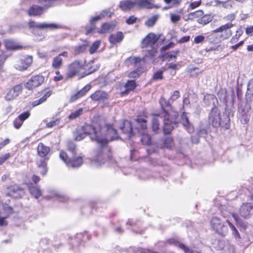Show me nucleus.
Masks as SVG:
<instances>
[{
	"label": "nucleus",
	"instance_id": "obj_1",
	"mask_svg": "<svg viewBox=\"0 0 253 253\" xmlns=\"http://www.w3.org/2000/svg\"><path fill=\"white\" fill-rule=\"evenodd\" d=\"M86 68V64L85 60L79 59L74 60L67 66L65 79L68 80L80 76L82 78L84 77L95 71V69H92V67H90L87 70Z\"/></svg>",
	"mask_w": 253,
	"mask_h": 253
},
{
	"label": "nucleus",
	"instance_id": "obj_2",
	"mask_svg": "<svg viewBox=\"0 0 253 253\" xmlns=\"http://www.w3.org/2000/svg\"><path fill=\"white\" fill-rule=\"evenodd\" d=\"M100 146L93 151L91 162L98 166H100L110 161L113 158L112 150L108 145L100 144Z\"/></svg>",
	"mask_w": 253,
	"mask_h": 253
},
{
	"label": "nucleus",
	"instance_id": "obj_3",
	"mask_svg": "<svg viewBox=\"0 0 253 253\" xmlns=\"http://www.w3.org/2000/svg\"><path fill=\"white\" fill-rule=\"evenodd\" d=\"M119 135L117 130L113 125L106 124H101V130L100 131L99 136L97 137L98 144L108 145L110 141L118 139Z\"/></svg>",
	"mask_w": 253,
	"mask_h": 253
},
{
	"label": "nucleus",
	"instance_id": "obj_4",
	"mask_svg": "<svg viewBox=\"0 0 253 253\" xmlns=\"http://www.w3.org/2000/svg\"><path fill=\"white\" fill-rule=\"evenodd\" d=\"M160 39V36L155 33H149L141 41L142 48L150 47L151 49L148 51L149 56L154 57L157 53L158 45L156 44Z\"/></svg>",
	"mask_w": 253,
	"mask_h": 253
},
{
	"label": "nucleus",
	"instance_id": "obj_5",
	"mask_svg": "<svg viewBox=\"0 0 253 253\" xmlns=\"http://www.w3.org/2000/svg\"><path fill=\"white\" fill-rule=\"evenodd\" d=\"M59 157L68 167L72 168H78L83 164V158L77 155V154H73L72 157H69L66 152L61 150L60 152Z\"/></svg>",
	"mask_w": 253,
	"mask_h": 253
},
{
	"label": "nucleus",
	"instance_id": "obj_6",
	"mask_svg": "<svg viewBox=\"0 0 253 253\" xmlns=\"http://www.w3.org/2000/svg\"><path fill=\"white\" fill-rule=\"evenodd\" d=\"M234 24L232 23H226L212 31V33L217 34L219 40L224 41L229 39L232 35L231 28Z\"/></svg>",
	"mask_w": 253,
	"mask_h": 253
},
{
	"label": "nucleus",
	"instance_id": "obj_7",
	"mask_svg": "<svg viewBox=\"0 0 253 253\" xmlns=\"http://www.w3.org/2000/svg\"><path fill=\"white\" fill-rule=\"evenodd\" d=\"M82 129L86 135H89L91 139L98 143L97 137H99L101 130V124L96 123L93 125L85 124L83 126Z\"/></svg>",
	"mask_w": 253,
	"mask_h": 253
},
{
	"label": "nucleus",
	"instance_id": "obj_8",
	"mask_svg": "<svg viewBox=\"0 0 253 253\" xmlns=\"http://www.w3.org/2000/svg\"><path fill=\"white\" fill-rule=\"evenodd\" d=\"M211 228L221 236H226L228 233V228L225 222L217 216L212 217L210 221Z\"/></svg>",
	"mask_w": 253,
	"mask_h": 253
},
{
	"label": "nucleus",
	"instance_id": "obj_9",
	"mask_svg": "<svg viewBox=\"0 0 253 253\" xmlns=\"http://www.w3.org/2000/svg\"><path fill=\"white\" fill-rule=\"evenodd\" d=\"M53 93V90L50 87H44L38 91L36 94V98L39 99L31 102V107L34 108L45 102Z\"/></svg>",
	"mask_w": 253,
	"mask_h": 253
},
{
	"label": "nucleus",
	"instance_id": "obj_10",
	"mask_svg": "<svg viewBox=\"0 0 253 253\" xmlns=\"http://www.w3.org/2000/svg\"><path fill=\"white\" fill-rule=\"evenodd\" d=\"M45 78L41 74L32 76L26 83L25 86L29 90H33L41 86L44 82Z\"/></svg>",
	"mask_w": 253,
	"mask_h": 253
},
{
	"label": "nucleus",
	"instance_id": "obj_11",
	"mask_svg": "<svg viewBox=\"0 0 253 253\" xmlns=\"http://www.w3.org/2000/svg\"><path fill=\"white\" fill-rule=\"evenodd\" d=\"M6 195L15 199H21L25 195L24 188L17 184L10 185L6 187Z\"/></svg>",
	"mask_w": 253,
	"mask_h": 253
},
{
	"label": "nucleus",
	"instance_id": "obj_12",
	"mask_svg": "<svg viewBox=\"0 0 253 253\" xmlns=\"http://www.w3.org/2000/svg\"><path fill=\"white\" fill-rule=\"evenodd\" d=\"M220 113L218 108L214 106L211 109L208 117L209 124L214 127H217L220 126Z\"/></svg>",
	"mask_w": 253,
	"mask_h": 253
},
{
	"label": "nucleus",
	"instance_id": "obj_13",
	"mask_svg": "<svg viewBox=\"0 0 253 253\" xmlns=\"http://www.w3.org/2000/svg\"><path fill=\"white\" fill-rule=\"evenodd\" d=\"M159 103L161 111L160 115H155V116L159 117L160 115H161L162 116H165L167 117L170 116V114L173 112V107L169 101L164 97H161L159 100Z\"/></svg>",
	"mask_w": 253,
	"mask_h": 253
},
{
	"label": "nucleus",
	"instance_id": "obj_14",
	"mask_svg": "<svg viewBox=\"0 0 253 253\" xmlns=\"http://www.w3.org/2000/svg\"><path fill=\"white\" fill-rule=\"evenodd\" d=\"M33 63V57L27 55L23 57L16 64V68L19 71H24L29 68Z\"/></svg>",
	"mask_w": 253,
	"mask_h": 253
},
{
	"label": "nucleus",
	"instance_id": "obj_15",
	"mask_svg": "<svg viewBox=\"0 0 253 253\" xmlns=\"http://www.w3.org/2000/svg\"><path fill=\"white\" fill-rule=\"evenodd\" d=\"M154 0H135L136 8L147 9L159 8V6L154 4Z\"/></svg>",
	"mask_w": 253,
	"mask_h": 253
},
{
	"label": "nucleus",
	"instance_id": "obj_16",
	"mask_svg": "<svg viewBox=\"0 0 253 253\" xmlns=\"http://www.w3.org/2000/svg\"><path fill=\"white\" fill-rule=\"evenodd\" d=\"M37 151L38 155L42 158V160H48L49 159L48 154L50 151L49 147L45 146L42 142H40L38 145Z\"/></svg>",
	"mask_w": 253,
	"mask_h": 253
},
{
	"label": "nucleus",
	"instance_id": "obj_17",
	"mask_svg": "<svg viewBox=\"0 0 253 253\" xmlns=\"http://www.w3.org/2000/svg\"><path fill=\"white\" fill-rule=\"evenodd\" d=\"M253 208V205L251 203H243L239 209V214L245 219L249 218L251 216V211Z\"/></svg>",
	"mask_w": 253,
	"mask_h": 253
},
{
	"label": "nucleus",
	"instance_id": "obj_18",
	"mask_svg": "<svg viewBox=\"0 0 253 253\" xmlns=\"http://www.w3.org/2000/svg\"><path fill=\"white\" fill-rule=\"evenodd\" d=\"M108 92L102 90H97L90 96V98L94 102H103L108 99Z\"/></svg>",
	"mask_w": 253,
	"mask_h": 253
},
{
	"label": "nucleus",
	"instance_id": "obj_19",
	"mask_svg": "<svg viewBox=\"0 0 253 253\" xmlns=\"http://www.w3.org/2000/svg\"><path fill=\"white\" fill-rule=\"evenodd\" d=\"M116 24L113 22H105L103 23L100 28H98L97 32L100 34H105L110 32L114 31Z\"/></svg>",
	"mask_w": 253,
	"mask_h": 253
},
{
	"label": "nucleus",
	"instance_id": "obj_20",
	"mask_svg": "<svg viewBox=\"0 0 253 253\" xmlns=\"http://www.w3.org/2000/svg\"><path fill=\"white\" fill-rule=\"evenodd\" d=\"M44 4L43 7H42L37 5H33L31 6L28 10V14L29 16H37L41 15L43 12L44 8H47L45 5L46 3H42Z\"/></svg>",
	"mask_w": 253,
	"mask_h": 253
},
{
	"label": "nucleus",
	"instance_id": "obj_21",
	"mask_svg": "<svg viewBox=\"0 0 253 253\" xmlns=\"http://www.w3.org/2000/svg\"><path fill=\"white\" fill-rule=\"evenodd\" d=\"M124 35L122 32H117L110 35L108 40L111 44H117L120 43L123 40Z\"/></svg>",
	"mask_w": 253,
	"mask_h": 253
},
{
	"label": "nucleus",
	"instance_id": "obj_22",
	"mask_svg": "<svg viewBox=\"0 0 253 253\" xmlns=\"http://www.w3.org/2000/svg\"><path fill=\"white\" fill-rule=\"evenodd\" d=\"M91 85L89 84H86L80 90L71 96L70 101L74 102L77 99L81 98L86 94V93L90 89Z\"/></svg>",
	"mask_w": 253,
	"mask_h": 253
},
{
	"label": "nucleus",
	"instance_id": "obj_23",
	"mask_svg": "<svg viewBox=\"0 0 253 253\" xmlns=\"http://www.w3.org/2000/svg\"><path fill=\"white\" fill-rule=\"evenodd\" d=\"M119 7L124 11H129L131 9L135 8V0H124L120 2Z\"/></svg>",
	"mask_w": 253,
	"mask_h": 253
},
{
	"label": "nucleus",
	"instance_id": "obj_24",
	"mask_svg": "<svg viewBox=\"0 0 253 253\" xmlns=\"http://www.w3.org/2000/svg\"><path fill=\"white\" fill-rule=\"evenodd\" d=\"M137 86L134 80H127L125 84V90L121 92V96L127 95L130 92L133 91Z\"/></svg>",
	"mask_w": 253,
	"mask_h": 253
},
{
	"label": "nucleus",
	"instance_id": "obj_25",
	"mask_svg": "<svg viewBox=\"0 0 253 253\" xmlns=\"http://www.w3.org/2000/svg\"><path fill=\"white\" fill-rule=\"evenodd\" d=\"M162 117L164 118V133L165 134H169L170 133L173 129L172 122L169 119L170 116H168L167 117L163 116Z\"/></svg>",
	"mask_w": 253,
	"mask_h": 253
},
{
	"label": "nucleus",
	"instance_id": "obj_26",
	"mask_svg": "<svg viewBox=\"0 0 253 253\" xmlns=\"http://www.w3.org/2000/svg\"><path fill=\"white\" fill-rule=\"evenodd\" d=\"M121 129L129 137H131L133 134L132 124L129 121H125L123 122V125L121 126Z\"/></svg>",
	"mask_w": 253,
	"mask_h": 253
},
{
	"label": "nucleus",
	"instance_id": "obj_27",
	"mask_svg": "<svg viewBox=\"0 0 253 253\" xmlns=\"http://www.w3.org/2000/svg\"><path fill=\"white\" fill-rule=\"evenodd\" d=\"M147 117L146 116L138 115L135 119L138 128L139 129L145 130L147 129V121L146 120Z\"/></svg>",
	"mask_w": 253,
	"mask_h": 253
},
{
	"label": "nucleus",
	"instance_id": "obj_28",
	"mask_svg": "<svg viewBox=\"0 0 253 253\" xmlns=\"http://www.w3.org/2000/svg\"><path fill=\"white\" fill-rule=\"evenodd\" d=\"M63 64L62 58L57 55L53 58L51 66L53 70H59L63 66Z\"/></svg>",
	"mask_w": 253,
	"mask_h": 253
},
{
	"label": "nucleus",
	"instance_id": "obj_29",
	"mask_svg": "<svg viewBox=\"0 0 253 253\" xmlns=\"http://www.w3.org/2000/svg\"><path fill=\"white\" fill-rule=\"evenodd\" d=\"M253 99L250 100H246V102L244 104H241L238 107V112L239 114L249 113L251 110V102Z\"/></svg>",
	"mask_w": 253,
	"mask_h": 253
},
{
	"label": "nucleus",
	"instance_id": "obj_30",
	"mask_svg": "<svg viewBox=\"0 0 253 253\" xmlns=\"http://www.w3.org/2000/svg\"><path fill=\"white\" fill-rule=\"evenodd\" d=\"M253 98V79L248 82L247 91L245 94V100H250Z\"/></svg>",
	"mask_w": 253,
	"mask_h": 253
},
{
	"label": "nucleus",
	"instance_id": "obj_31",
	"mask_svg": "<svg viewBox=\"0 0 253 253\" xmlns=\"http://www.w3.org/2000/svg\"><path fill=\"white\" fill-rule=\"evenodd\" d=\"M175 143L174 142L173 138L170 136H167L165 137L163 140L161 146L163 148L168 149H172L174 146Z\"/></svg>",
	"mask_w": 253,
	"mask_h": 253
},
{
	"label": "nucleus",
	"instance_id": "obj_32",
	"mask_svg": "<svg viewBox=\"0 0 253 253\" xmlns=\"http://www.w3.org/2000/svg\"><path fill=\"white\" fill-rule=\"evenodd\" d=\"M47 161L40 160L36 161V164L39 168V172L43 175H45L47 171Z\"/></svg>",
	"mask_w": 253,
	"mask_h": 253
},
{
	"label": "nucleus",
	"instance_id": "obj_33",
	"mask_svg": "<svg viewBox=\"0 0 253 253\" xmlns=\"http://www.w3.org/2000/svg\"><path fill=\"white\" fill-rule=\"evenodd\" d=\"M88 46V43L87 42L82 44L75 46L74 48V55L76 56L84 53L86 50Z\"/></svg>",
	"mask_w": 253,
	"mask_h": 253
},
{
	"label": "nucleus",
	"instance_id": "obj_34",
	"mask_svg": "<svg viewBox=\"0 0 253 253\" xmlns=\"http://www.w3.org/2000/svg\"><path fill=\"white\" fill-rule=\"evenodd\" d=\"M61 28V26L59 24H55V23H41L38 25L39 29H48L50 30H54L60 29Z\"/></svg>",
	"mask_w": 253,
	"mask_h": 253
},
{
	"label": "nucleus",
	"instance_id": "obj_35",
	"mask_svg": "<svg viewBox=\"0 0 253 253\" xmlns=\"http://www.w3.org/2000/svg\"><path fill=\"white\" fill-rule=\"evenodd\" d=\"M182 125L189 133L194 132L193 126L190 123L188 117L184 114L182 116Z\"/></svg>",
	"mask_w": 253,
	"mask_h": 253
},
{
	"label": "nucleus",
	"instance_id": "obj_36",
	"mask_svg": "<svg viewBox=\"0 0 253 253\" xmlns=\"http://www.w3.org/2000/svg\"><path fill=\"white\" fill-rule=\"evenodd\" d=\"M212 16L211 14H206L203 13L201 18L198 20V23L203 26H205L212 20Z\"/></svg>",
	"mask_w": 253,
	"mask_h": 253
},
{
	"label": "nucleus",
	"instance_id": "obj_37",
	"mask_svg": "<svg viewBox=\"0 0 253 253\" xmlns=\"http://www.w3.org/2000/svg\"><path fill=\"white\" fill-rule=\"evenodd\" d=\"M220 126L224 129H228L230 126V119L229 116H223L220 120Z\"/></svg>",
	"mask_w": 253,
	"mask_h": 253
},
{
	"label": "nucleus",
	"instance_id": "obj_38",
	"mask_svg": "<svg viewBox=\"0 0 253 253\" xmlns=\"http://www.w3.org/2000/svg\"><path fill=\"white\" fill-rule=\"evenodd\" d=\"M28 189L31 195L36 199H38L42 195L41 190L37 186L31 185L29 186Z\"/></svg>",
	"mask_w": 253,
	"mask_h": 253
},
{
	"label": "nucleus",
	"instance_id": "obj_39",
	"mask_svg": "<svg viewBox=\"0 0 253 253\" xmlns=\"http://www.w3.org/2000/svg\"><path fill=\"white\" fill-rule=\"evenodd\" d=\"M108 14V11L107 10H102L100 12V13L98 15H96L91 18L89 21L91 25H94L95 22L102 19L105 17L107 16Z\"/></svg>",
	"mask_w": 253,
	"mask_h": 253
},
{
	"label": "nucleus",
	"instance_id": "obj_40",
	"mask_svg": "<svg viewBox=\"0 0 253 253\" xmlns=\"http://www.w3.org/2000/svg\"><path fill=\"white\" fill-rule=\"evenodd\" d=\"M179 53V50L177 49L175 50L171 51L170 52H168L165 53H164L162 55V58L164 60H169L170 59L174 58L175 59L177 57V54Z\"/></svg>",
	"mask_w": 253,
	"mask_h": 253
},
{
	"label": "nucleus",
	"instance_id": "obj_41",
	"mask_svg": "<svg viewBox=\"0 0 253 253\" xmlns=\"http://www.w3.org/2000/svg\"><path fill=\"white\" fill-rule=\"evenodd\" d=\"M143 72V71L141 69V68H138L128 72L127 74V77L130 79L138 78Z\"/></svg>",
	"mask_w": 253,
	"mask_h": 253
},
{
	"label": "nucleus",
	"instance_id": "obj_42",
	"mask_svg": "<svg viewBox=\"0 0 253 253\" xmlns=\"http://www.w3.org/2000/svg\"><path fill=\"white\" fill-rule=\"evenodd\" d=\"M158 18V15H153L145 22V25L149 28L153 27L157 21Z\"/></svg>",
	"mask_w": 253,
	"mask_h": 253
},
{
	"label": "nucleus",
	"instance_id": "obj_43",
	"mask_svg": "<svg viewBox=\"0 0 253 253\" xmlns=\"http://www.w3.org/2000/svg\"><path fill=\"white\" fill-rule=\"evenodd\" d=\"M141 142L144 145L149 146L151 145L152 141L151 136L147 133H143L141 135Z\"/></svg>",
	"mask_w": 253,
	"mask_h": 253
},
{
	"label": "nucleus",
	"instance_id": "obj_44",
	"mask_svg": "<svg viewBox=\"0 0 253 253\" xmlns=\"http://www.w3.org/2000/svg\"><path fill=\"white\" fill-rule=\"evenodd\" d=\"M226 222L228 223L229 227L232 231V234L236 239L240 240L241 236L235 226L228 220H226Z\"/></svg>",
	"mask_w": 253,
	"mask_h": 253
},
{
	"label": "nucleus",
	"instance_id": "obj_45",
	"mask_svg": "<svg viewBox=\"0 0 253 253\" xmlns=\"http://www.w3.org/2000/svg\"><path fill=\"white\" fill-rule=\"evenodd\" d=\"M141 60V58L139 57L130 56L126 58V63L128 65L133 64L134 66H136L137 63H140Z\"/></svg>",
	"mask_w": 253,
	"mask_h": 253
},
{
	"label": "nucleus",
	"instance_id": "obj_46",
	"mask_svg": "<svg viewBox=\"0 0 253 253\" xmlns=\"http://www.w3.org/2000/svg\"><path fill=\"white\" fill-rule=\"evenodd\" d=\"M207 39L209 42L213 44L221 42L219 39L218 38L217 34L212 33L210 34L207 36Z\"/></svg>",
	"mask_w": 253,
	"mask_h": 253
},
{
	"label": "nucleus",
	"instance_id": "obj_47",
	"mask_svg": "<svg viewBox=\"0 0 253 253\" xmlns=\"http://www.w3.org/2000/svg\"><path fill=\"white\" fill-rule=\"evenodd\" d=\"M152 129L153 132L157 133L160 129V123L156 118H154L152 123Z\"/></svg>",
	"mask_w": 253,
	"mask_h": 253
},
{
	"label": "nucleus",
	"instance_id": "obj_48",
	"mask_svg": "<svg viewBox=\"0 0 253 253\" xmlns=\"http://www.w3.org/2000/svg\"><path fill=\"white\" fill-rule=\"evenodd\" d=\"M5 46H6V47L7 48L12 49V50L19 49H21L22 48L21 46L15 44L11 41H6L5 42Z\"/></svg>",
	"mask_w": 253,
	"mask_h": 253
},
{
	"label": "nucleus",
	"instance_id": "obj_49",
	"mask_svg": "<svg viewBox=\"0 0 253 253\" xmlns=\"http://www.w3.org/2000/svg\"><path fill=\"white\" fill-rule=\"evenodd\" d=\"M60 122V119L58 118L53 117L48 123H46V126L48 128L52 127L58 125Z\"/></svg>",
	"mask_w": 253,
	"mask_h": 253
},
{
	"label": "nucleus",
	"instance_id": "obj_50",
	"mask_svg": "<svg viewBox=\"0 0 253 253\" xmlns=\"http://www.w3.org/2000/svg\"><path fill=\"white\" fill-rule=\"evenodd\" d=\"M163 73L164 72L162 70H159L155 72L152 77V80L158 81L163 80L164 78Z\"/></svg>",
	"mask_w": 253,
	"mask_h": 253
},
{
	"label": "nucleus",
	"instance_id": "obj_51",
	"mask_svg": "<svg viewBox=\"0 0 253 253\" xmlns=\"http://www.w3.org/2000/svg\"><path fill=\"white\" fill-rule=\"evenodd\" d=\"M67 149L69 151L73 154H77L76 151V145L73 141H68L67 143Z\"/></svg>",
	"mask_w": 253,
	"mask_h": 253
},
{
	"label": "nucleus",
	"instance_id": "obj_52",
	"mask_svg": "<svg viewBox=\"0 0 253 253\" xmlns=\"http://www.w3.org/2000/svg\"><path fill=\"white\" fill-rule=\"evenodd\" d=\"M240 121L243 124H247L250 120V115L249 113L239 114Z\"/></svg>",
	"mask_w": 253,
	"mask_h": 253
},
{
	"label": "nucleus",
	"instance_id": "obj_53",
	"mask_svg": "<svg viewBox=\"0 0 253 253\" xmlns=\"http://www.w3.org/2000/svg\"><path fill=\"white\" fill-rule=\"evenodd\" d=\"M83 109L80 108L78 110H76L73 112H72L69 116L68 118L70 120H73L76 119L77 117L80 116L83 113Z\"/></svg>",
	"mask_w": 253,
	"mask_h": 253
},
{
	"label": "nucleus",
	"instance_id": "obj_54",
	"mask_svg": "<svg viewBox=\"0 0 253 253\" xmlns=\"http://www.w3.org/2000/svg\"><path fill=\"white\" fill-rule=\"evenodd\" d=\"M203 13L204 11L202 10H198L194 12L191 13L190 15L191 16L192 18L196 19V21L198 22V20L201 18Z\"/></svg>",
	"mask_w": 253,
	"mask_h": 253
},
{
	"label": "nucleus",
	"instance_id": "obj_55",
	"mask_svg": "<svg viewBox=\"0 0 253 253\" xmlns=\"http://www.w3.org/2000/svg\"><path fill=\"white\" fill-rule=\"evenodd\" d=\"M17 93L15 92V91L12 88L10 89L7 92L5 96V98L7 100H11L17 97Z\"/></svg>",
	"mask_w": 253,
	"mask_h": 253
},
{
	"label": "nucleus",
	"instance_id": "obj_56",
	"mask_svg": "<svg viewBox=\"0 0 253 253\" xmlns=\"http://www.w3.org/2000/svg\"><path fill=\"white\" fill-rule=\"evenodd\" d=\"M236 17V14L235 13H230L225 15L223 17V19L227 22V23H232Z\"/></svg>",
	"mask_w": 253,
	"mask_h": 253
},
{
	"label": "nucleus",
	"instance_id": "obj_57",
	"mask_svg": "<svg viewBox=\"0 0 253 253\" xmlns=\"http://www.w3.org/2000/svg\"><path fill=\"white\" fill-rule=\"evenodd\" d=\"M100 45V42L99 41L94 42L89 48V53L91 54L94 53L99 48Z\"/></svg>",
	"mask_w": 253,
	"mask_h": 253
},
{
	"label": "nucleus",
	"instance_id": "obj_58",
	"mask_svg": "<svg viewBox=\"0 0 253 253\" xmlns=\"http://www.w3.org/2000/svg\"><path fill=\"white\" fill-rule=\"evenodd\" d=\"M11 142V140L10 138L6 137L4 139L2 138H0V150L3 149L6 145L10 144Z\"/></svg>",
	"mask_w": 253,
	"mask_h": 253
},
{
	"label": "nucleus",
	"instance_id": "obj_59",
	"mask_svg": "<svg viewBox=\"0 0 253 253\" xmlns=\"http://www.w3.org/2000/svg\"><path fill=\"white\" fill-rule=\"evenodd\" d=\"M55 70V76L53 77V80L55 82H60L64 79V77L63 75H62L59 70Z\"/></svg>",
	"mask_w": 253,
	"mask_h": 253
},
{
	"label": "nucleus",
	"instance_id": "obj_60",
	"mask_svg": "<svg viewBox=\"0 0 253 253\" xmlns=\"http://www.w3.org/2000/svg\"><path fill=\"white\" fill-rule=\"evenodd\" d=\"M167 243L169 245H174L178 247L180 249L181 245L183 243L179 242L177 239L175 238H170L167 240Z\"/></svg>",
	"mask_w": 253,
	"mask_h": 253
},
{
	"label": "nucleus",
	"instance_id": "obj_61",
	"mask_svg": "<svg viewBox=\"0 0 253 253\" xmlns=\"http://www.w3.org/2000/svg\"><path fill=\"white\" fill-rule=\"evenodd\" d=\"M30 111H27L21 113L17 117H18L19 119L24 122L25 120L28 119L30 117Z\"/></svg>",
	"mask_w": 253,
	"mask_h": 253
},
{
	"label": "nucleus",
	"instance_id": "obj_62",
	"mask_svg": "<svg viewBox=\"0 0 253 253\" xmlns=\"http://www.w3.org/2000/svg\"><path fill=\"white\" fill-rule=\"evenodd\" d=\"M23 124V122L21 121L18 117H17L13 122V126L16 129H19Z\"/></svg>",
	"mask_w": 253,
	"mask_h": 253
},
{
	"label": "nucleus",
	"instance_id": "obj_63",
	"mask_svg": "<svg viewBox=\"0 0 253 253\" xmlns=\"http://www.w3.org/2000/svg\"><path fill=\"white\" fill-rule=\"evenodd\" d=\"M167 4L170 5V7L177 6L181 2V0H164Z\"/></svg>",
	"mask_w": 253,
	"mask_h": 253
},
{
	"label": "nucleus",
	"instance_id": "obj_64",
	"mask_svg": "<svg viewBox=\"0 0 253 253\" xmlns=\"http://www.w3.org/2000/svg\"><path fill=\"white\" fill-rule=\"evenodd\" d=\"M7 56L4 54H0V72L3 71L4 63L7 59Z\"/></svg>",
	"mask_w": 253,
	"mask_h": 253
}]
</instances>
